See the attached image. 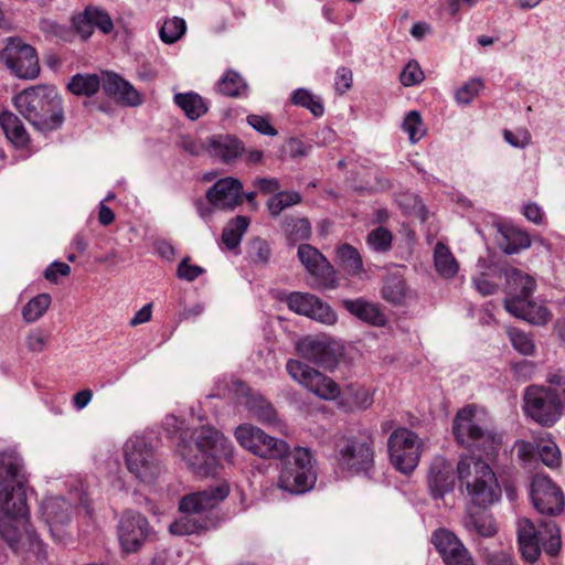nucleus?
<instances>
[{"mask_svg":"<svg viewBox=\"0 0 565 565\" xmlns=\"http://www.w3.org/2000/svg\"><path fill=\"white\" fill-rule=\"evenodd\" d=\"M286 369L294 381L318 397L334 401L341 396L340 405L347 411L367 409L373 404V394L360 384H350L341 392L340 386L332 379L301 361L289 360Z\"/></svg>","mask_w":565,"mask_h":565,"instance_id":"f257e3e1","label":"nucleus"},{"mask_svg":"<svg viewBox=\"0 0 565 565\" xmlns=\"http://www.w3.org/2000/svg\"><path fill=\"white\" fill-rule=\"evenodd\" d=\"M12 100L19 114L40 132L55 130L63 124L62 99L53 86L29 87L17 94Z\"/></svg>","mask_w":565,"mask_h":565,"instance_id":"f03ea898","label":"nucleus"},{"mask_svg":"<svg viewBox=\"0 0 565 565\" xmlns=\"http://www.w3.org/2000/svg\"><path fill=\"white\" fill-rule=\"evenodd\" d=\"M225 483L192 492L181 498L179 511L181 516L169 525L173 535H190L206 530L210 513L228 495Z\"/></svg>","mask_w":565,"mask_h":565,"instance_id":"7ed1b4c3","label":"nucleus"},{"mask_svg":"<svg viewBox=\"0 0 565 565\" xmlns=\"http://www.w3.org/2000/svg\"><path fill=\"white\" fill-rule=\"evenodd\" d=\"M457 473L472 504L487 508L501 499L502 490L497 476L490 465L481 458L462 457L457 465Z\"/></svg>","mask_w":565,"mask_h":565,"instance_id":"20e7f679","label":"nucleus"},{"mask_svg":"<svg viewBox=\"0 0 565 565\" xmlns=\"http://www.w3.org/2000/svg\"><path fill=\"white\" fill-rule=\"evenodd\" d=\"M516 535L521 555L530 563H535L543 551L556 556L562 547L561 530L553 520L534 522L521 518L516 522Z\"/></svg>","mask_w":565,"mask_h":565,"instance_id":"39448f33","label":"nucleus"},{"mask_svg":"<svg viewBox=\"0 0 565 565\" xmlns=\"http://www.w3.org/2000/svg\"><path fill=\"white\" fill-rule=\"evenodd\" d=\"M452 433L461 446L481 449L488 455L502 441L501 436L490 428L484 411L476 405H468L456 414Z\"/></svg>","mask_w":565,"mask_h":565,"instance_id":"423d86ee","label":"nucleus"},{"mask_svg":"<svg viewBox=\"0 0 565 565\" xmlns=\"http://www.w3.org/2000/svg\"><path fill=\"white\" fill-rule=\"evenodd\" d=\"M564 397L557 390L543 384H531L524 391V415L544 428L556 425L564 415Z\"/></svg>","mask_w":565,"mask_h":565,"instance_id":"0eeeda50","label":"nucleus"},{"mask_svg":"<svg viewBox=\"0 0 565 565\" xmlns=\"http://www.w3.org/2000/svg\"><path fill=\"white\" fill-rule=\"evenodd\" d=\"M284 462L278 488L291 494H302L311 490L317 481V461L309 448L296 447L288 451Z\"/></svg>","mask_w":565,"mask_h":565,"instance_id":"6e6552de","label":"nucleus"},{"mask_svg":"<svg viewBox=\"0 0 565 565\" xmlns=\"http://www.w3.org/2000/svg\"><path fill=\"white\" fill-rule=\"evenodd\" d=\"M339 465L352 473H367L374 466V439L371 435L342 437L335 443Z\"/></svg>","mask_w":565,"mask_h":565,"instance_id":"1a4fd4ad","label":"nucleus"},{"mask_svg":"<svg viewBox=\"0 0 565 565\" xmlns=\"http://www.w3.org/2000/svg\"><path fill=\"white\" fill-rule=\"evenodd\" d=\"M127 469L143 483H153L161 473V467L151 446L142 436L130 437L125 446Z\"/></svg>","mask_w":565,"mask_h":565,"instance_id":"9d476101","label":"nucleus"},{"mask_svg":"<svg viewBox=\"0 0 565 565\" xmlns=\"http://www.w3.org/2000/svg\"><path fill=\"white\" fill-rule=\"evenodd\" d=\"M390 460L402 473L412 472L422 456V441L418 436L407 428L394 430L387 441Z\"/></svg>","mask_w":565,"mask_h":565,"instance_id":"9b49d317","label":"nucleus"},{"mask_svg":"<svg viewBox=\"0 0 565 565\" xmlns=\"http://www.w3.org/2000/svg\"><path fill=\"white\" fill-rule=\"evenodd\" d=\"M1 61L19 78L34 79L40 74L35 50L20 38H9L0 53Z\"/></svg>","mask_w":565,"mask_h":565,"instance_id":"f8f14e48","label":"nucleus"},{"mask_svg":"<svg viewBox=\"0 0 565 565\" xmlns=\"http://www.w3.org/2000/svg\"><path fill=\"white\" fill-rule=\"evenodd\" d=\"M153 530L147 518L135 511H126L118 524V539L124 553H137L151 539Z\"/></svg>","mask_w":565,"mask_h":565,"instance_id":"ddd939ff","label":"nucleus"},{"mask_svg":"<svg viewBox=\"0 0 565 565\" xmlns=\"http://www.w3.org/2000/svg\"><path fill=\"white\" fill-rule=\"evenodd\" d=\"M531 499L533 507L541 514L555 516L562 513L565 497L561 488L545 475H536L531 483Z\"/></svg>","mask_w":565,"mask_h":565,"instance_id":"4468645a","label":"nucleus"},{"mask_svg":"<svg viewBox=\"0 0 565 565\" xmlns=\"http://www.w3.org/2000/svg\"><path fill=\"white\" fill-rule=\"evenodd\" d=\"M299 354L317 365L332 370L342 356V347L326 338L307 337L297 343Z\"/></svg>","mask_w":565,"mask_h":565,"instance_id":"2eb2a0df","label":"nucleus"},{"mask_svg":"<svg viewBox=\"0 0 565 565\" xmlns=\"http://www.w3.org/2000/svg\"><path fill=\"white\" fill-rule=\"evenodd\" d=\"M431 543L440 554L445 565H476L470 551L451 531L438 529L431 535Z\"/></svg>","mask_w":565,"mask_h":565,"instance_id":"dca6fc26","label":"nucleus"},{"mask_svg":"<svg viewBox=\"0 0 565 565\" xmlns=\"http://www.w3.org/2000/svg\"><path fill=\"white\" fill-rule=\"evenodd\" d=\"M286 302L288 308L298 315L326 324H333L337 321V313L331 307L312 294L295 291L287 297Z\"/></svg>","mask_w":565,"mask_h":565,"instance_id":"f3484780","label":"nucleus"},{"mask_svg":"<svg viewBox=\"0 0 565 565\" xmlns=\"http://www.w3.org/2000/svg\"><path fill=\"white\" fill-rule=\"evenodd\" d=\"M207 202L220 210H234L244 201L243 183L232 177L220 179L206 191Z\"/></svg>","mask_w":565,"mask_h":565,"instance_id":"a211bd4d","label":"nucleus"},{"mask_svg":"<svg viewBox=\"0 0 565 565\" xmlns=\"http://www.w3.org/2000/svg\"><path fill=\"white\" fill-rule=\"evenodd\" d=\"M297 256L306 270L317 279L319 285L328 286L332 281V266L316 247L309 244H301L298 246Z\"/></svg>","mask_w":565,"mask_h":565,"instance_id":"6ab92c4d","label":"nucleus"},{"mask_svg":"<svg viewBox=\"0 0 565 565\" xmlns=\"http://www.w3.org/2000/svg\"><path fill=\"white\" fill-rule=\"evenodd\" d=\"M104 93L125 106H138L142 103L140 93L125 78L114 72L102 73Z\"/></svg>","mask_w":565,"mask_h":565,"instance_id":"aec40b11","label":"nucleus"},{"mask_svg":"<svg viewBox=\"0 0 565 565\" xmlns=\"http://www.w3.org/2000/svg\"><path fill=\"white\" fill-rule=\"evenodd\" d=\"M289 451V446L280 439L267 435L259 428L249 427V454L262 459L282 458Z\"/></svg>","mask_w":565,"mask_h":565,"instance_id":"412c9836","label":"nucleus"},{"mask_svg":"<svg viewBox=\"0 0 565 565\" xmlns=\"http://www.w3.org/2000/svg\"><path fill=\"white\" fill-rule=\"evenodd\" d=\"M456 482L452 465L444 457H435L428 473V487L435 499H441L454 490Z\"/></svg>","mask_w":565,"mask_h":565,"instance_id":"4be33fe9","label":"nucleus"},{"mask_svg":"<svg viewBox=\"0 0 565 565\" xmlns=\"http://www.w3.org/2000/svg\"><path fill=\"white\" fill-rule=\"evenodd\" d=\"M504 308L514 317L532 324L543 326L551 320L550 310L543 305L532 302L529 298L509 297L504 301Z\"/></svg>","mask_w":565,"mask_h":565,"instance_id":"5701e85b","label":"nucleus"},{"mask_svg":"<svg viewBox=\"0 0 565 565\" xmlns=\"http://www.w3.org/2000/svg\"><path fill=\"white\" fill-rule=\"evenodd\" d=\"M178 454L185 461L188 467L199 476H210L216 471L220 465L216 455H211L205 451H195V447L186 441L178 445Z\"/></svg>","mask_w":565,"mask_h":565,"instance_id":"b1692460","label":"nucleus"},{"mask_svg":"<svg viewBox=\"0 0 565 565\" xmlns=\"http://www.w3.org/2000/svg\"><path fill=\"white\" fill-rule=\"evenodd\" d=\"M28 515L25 487L2 486L0 488V516L26 519Z\"/></svg>","mask_w":565,"mask_h":565,"instance_id":"393cba45","label":"nucleus"},{"mask_svg":"<svg viewBox=\"0 0 565 565\" xmlns=\"http://www.w3.org/2000/svg\"><path fill=\"white\" fill-rule=\"evenodd\" d=\"M26 482L21 457L13 450L0 452V488L21 486Z\"/></svg>","mask_w":565,"mask_h":565,"instance_id":"a878e982","label":"nucleus"},{"mask_svg":"<svg viewBox=\"0 0 565 565\" xmlns=\"http://www.w3.org/2000/svg\"><path fill=\"white\" fill-rule=\"evenodd\" d=\"M343 307L352 316L371 326L384 327L387 323V318L379 305L364 298L343 300Z\"/></svg>","mask_w":565,"mask_h":565,"instance_id":"bb28decb","label":"nucleus"},{"mask_svg":"<svg viewBox=\"0 0 565 565\" xmlns=\"http://www.w3.org/2000/svg\"><path fill=\"white\" fill-rule=\"evenodd\" d=\"M71 505L63 498H47L41 503V512L53 536L58 541L62 535L54 533V527L65 524L70 520Z\"/></svg>","mask_w":565,"mask_h":565,"instance_id":"cd10ccee","label":"nucleus"},{"mask_svg":"<svg viewBox=\"0 0 565 565\" xmlns=\"http://www.w3.org/2000/svg\"><path fill=\"white\" fill-rule=\"evenodd\" d=\"M244 143L231 135H218L209 139L207 150L224 162H231L244 152Z\"/></svg>","mask_w":565,"mask_h":565,"instance_id":"c85d7f7f","label":"nucleus"},{"mask_svg":"<svg viewBox=\"0 0 565 565\" xmlns=\"http://www.w3.org/2000/svg\"><path fill=\"white\" fill-rule=\"evenodd\" d=\"M195 451H205L211 455H216L220 459L221 455L226 456L224 449L223 436L210 426H202L195 429L192 434Z\"/></svg>","mask_w":565,"mask_h":565,"instance_id":"c756f323","label":"nucleus"},{"mask_svg":"<svg viewBox=\"0 0 565 565\" xmlns=\"http://www.w3.org/2000/svg\"><path fill=\"white\" fill-rule=\"evenodd\" d=\"M463 527L470 533L483 539H491L498 533V524L488 512L469 513L463 519Z\"/></svg>","mask_w":565,"mask_h":565,"instance_id":"7c9ffc66","label":"nucleus"},{"mask_svg":"<svg viewBox=\"0 0 565 565\" xmlns=\"http://www.w3.org/2000/svg\"><path fill=\"white\" fill-rule=\"evenodd\" d=\"M0 126L8 140L15 147L23 148L29 143V134L15 114L11 111H2L0 114Z\"/></svg>","mask_w":565,"mask_h":565,"instance_id":"2f4dec72","label":"nucleus"},{"mask_svg":"<svg viewBox=\"0 0 565 565\" xmlns=\"http://www.w3.org/2000/svg\"><path fill=\"white\" fill-rule=\"evenodd\" d=\"M504 275L511 297L529 298L536 287L535 279L518 268H508Z\"/></svg>","mask_w":565,"mask_h":565,"instance_id":"473e14b6","label":"nucleus"},{"mask_svg":"<svg viewBox=\"0 0 565 565\" xmlns=\"http://www.w3.org/2000/svg\"><path fill=\"white\" fill-rule=\"evenodd\" d=\"M500 247L505 254H516L531 246L530 235L515 226H505L501 230Z\"/></svg>","mask_w":565,"mask_h":565,"instance_id":"72a5a7b5","label":"nucleus"},{"mask_svg":"<svg viewBox=\"0 0 565 565\" xmlns=\"http://www.w3.org/2000/svg\"><path fill=\"white\" fill-rule=\"evenodd\" d=\"M434 266L436 271L446 279L454 278L459 270V263L450 248L441 242H438L434 249Z\"/></svg>","mask_w":565,"mask_h":565,"instance_id":"f704fd0d","label":"nucleus"},{"mask_svg":"<svg viewBox=\"0 0 565 565\" xmlns=\"http://www.w3.org/2000/svg\"><path fill=\"white\" fill-rule=\"evenodd\" d=\"M337 259L340 267L351 276L364 273L362 257L359 250L350 244H341L337 248Z\"/></svg>","mask_w":565,"mask_h":565,"instance_id":"c9c22d12","label":"nucleus"},{"mask_svg":"<svg viewBox=\"0 0 565 565\" xmlns=\"http://www.w3.org/2000/svg\"><path fill=\"white\" fill-rule=\"evenodd\" d=\"M173 99L191 120L200 118L207 111L203 98L196 93H178Z\"/></svg>","mask_w":565,"mask_h":565,"instance_id":"e433bc0d","label":"nucleus"},{"mask_svg":"<svg viewBox=\"0 0 565 565\" xmlns=\"http://www.w3.org/2000/svg\"><path fill=\"white\" fill-rule=\"evenodd\" d=\"M102 86V75L76 74L67 84V88L78 96H93Z\"/></svg>","mask_w":565,"mask_h":565,"instance_id":"4c0bfd02","label":"nucleus"},{"mask_svg":"<svg viewBox=\"0 0 565 565\" xmlns=\"http://www.w3.org/2000/svg\"><path fill=\"white\" fill-rule=\"evenodd\" d=\"M25 519L0 516V536L13 551L18 550Z\"/></svg>","mask_w":565,"mask_h":565,"instance_id":"58836bf2","label":"nucleus"},{"mask_svg":"<svg viewBox=\"0 0 565 565\" xmlns=\"http://www.w3.org/2000/svg\"><path fill=\"white\" fill-rule=\"evenodd\" d=\"M52 298L49 294H40L30 299L22 309V318L26 323L41 319L49 310Z\"/></svg>","mask_w":565,"mask_h":565,"instance_id":"ea45409f","label":"nucleus"},{"mask_svg":"<svg viewBox=\"0 0 565 565\" xmlns=\"http://www.w3.org/2000/svg\"><path fill=\"white\" fill-rule=\"evenodd\" d=\"M383 298L392 303H402L406 298L405 280L397 274H390L385 277L382 288Z\"/></svg>","mask_w":565,"mask_h":565,"instance_id":"a19ab883","label":"nucleus"},{"mask_svg":"<svg viewBox=\"0 0 565 565\" xmlns=\"http://www.w3.org/2000/svg\"><path fill=\"white\" fill-rule=\"evenodd\" d=\"M302 198L296 191H281L273 194L267 201V207L273 216H278L287 207L297 205Z\"/></svg>","mask_w":565,"mask_h":565,"instance_id":"79ce46f5","label":"nucleus"},{"mask_svg":"<svg viewBox=\"0 0 565 565\" xmlns=\"http://www.w3.org/2000/svg\"><path fill=\"white\" fill-rule=\"evenodd\" d=\"M247 228V218L237 216L227 223L222 233V242L228 249L236 248Z\"/></svg>","mask_w":565,"mask_h":565,"instance_id":"37998d69","label":"nucleus"},{"mask_svg":"<svg viewBox=\"0 0 565 565\" xmlns=\"http://www.w3.org/2000/svg\"><path fill=\"white\" fill-rule=\"evenodd\" d=\"M291 102L297 106L307 108L316 117H320L324 113L321 99L306 88L296 89L292 93Z\"/></svg>","mask_w":565,"mask_h":565,"instance_id":"c03bdc74","label":"nucleus"},{"mask_svg":"<svg viewBox=\"0 0 565 565\" xmlns=\"http://www.w3.org/2000/svg\"><path fill=\"white\" fill-rule=\"evenodd\" d=\"M249 415L255 416L262 423H270L276 418L271 404L262 395L249 392Z\"/></svg>","mask_w":565,"mask_h":565,"instance_id":"a18cd8bd","label":"nucleus"},{"mask_svg":"<svg viewBox=\"0 0 565 565\" xmlns=\"http://www.w3.org/2000/svg\"><path fill=\"white\" fill-rule=\"evenodd\" d=\"M284 232L290 242L296 243L310 237L311 226L306 218H286L284 222Z\"/></svg>","mask_w":565,"mask_h":565,"instance_id":"49530a36","label":"nucleus"},{"mask_svg":"<svg viewBox=\"0 0 565 565\" xmlns=\"http://www.w3.org/2000/svg\"><path fill=\"white\" fill-rule=\"evenodd\" d=\"M186 24L182 18L174 17L164 21L159 31L160 39L167 44L179 41L185 33Z\"/></svg>","mask_w":565,"mask_h":565,"instance_id":"de8ad7c7","label":"nucleus"},{"mask_svg":"<svg viewBox=\"0 0 565 565\" xmlns=\"http://www.w3.org/2000/svg\"><path fill=\"white\" fill-rule=\"evenodd\" d=\"M392 233L382 226L372 230L366 238L369 247L379 253L387 252L392 246Z\"/></svg>","mask_w":565,"mask_h":565,"instance_id":"09e8293b","label":"nucleus"},{"mask_svg":"<svg viewBox=\"0 0 565 565\" xmlns=\"http://www.w3.org/2000/svg\"><path fill=\"white\" fill-rule=\"evenodd\" d=\"M403 130L408 134L409 140L412 142H416L424 137L425 130L423 128L422 117L418 111L412 110L405 116L403 121Z\"/></svg>","mask_w":565,"mask_h":565,"instance_id":"8fccbe9b","label":"nucleus"},{"mask_svg":"<svg viewBox=\"0 0 565 565\" xmlns=\"http://www.w3.org/2000/svg\"><path fill=\"white\" fill-rule=\"evenodd\" d=\"M244 87V79L233 71L227 72L218 83V90L231 97L237 96Z\"/></svg>","mask_w":565,"mask_h":565,"instance_id":"3c124183","label":"nucleus"},{"mask_svg":"<svg viewBox=\"0 0 565 565\" xmlns=\"http://www.w3.org/2000/svg\"><path fill=\"white\" fill-rule=\"evenodd\" d=\"M537 452L544 465L555 468L561 463V451L557 445L552 440L541 441L537 445Z\"/></svg>","mask_w":565,"mask_h":565,"instance_id":"603ef678","label":"nucleus"},{"mask_svg":"<svg viewBox=\"0 0 565 565\" xmlns=\"http://www.w3.org/2000/svg\"><path fill=\"white\" fill-rule=\"evenodd\" d=\"M509 337L513 348L524 355H530L534 352L535 345L533 340L523 331L518 329H510Z\"/></svg>","mask_w":565,"mask_h":565,"instance_id":"864d4df0","label":"nucleus"},{"mask_svg":"<svg viewBox=\"0 0 565 565\" xmlns=\"http://www.w3.org/2000/svg\"><path fill=\"white\" fill-rule=\"evenodd\" d=\"M86 19L93 22V25L100 29L104 33H109L114 28L109 14L98 8H86Z\"/></svg>","mask_w":565,"mask_h":565,"instance_id":"5fc2aeb1","label":"nucleus"},{"mask_svg":"<svg viewBox=\"0 0 565 565\" xmlns=\"http://www.w3.org/2000/svg\"><path fill=\"white\" fill-rule=\"evenodd\" d=\"M482 87V81L480 78H473L456 92V100L460 104L468 105L479 94Z\"/></svg>","mask_w":565,"mask_h":565,"instance_id":"6e6d98bb","label":"nucleus"},{"mask_svg":"<svg viewBox=\"0 0 565 565\" xmlns=\"http://www.w3.org/2000/svg\"><path fill=\"white\" fill-rule=\"evenodd\" d=\"M399 78L404 86H413L423 82L425 76L419 64L415 61H412L404 67Z\"/></svg>","mask_w":565,"mask_h":565,"instance_id":"4d7b16f0","label":"nucleus"},{"mask_svg":"<svg viewBox=\"0 0 565 565\" xmlns=\"http://www.w3.org/2000/svg\"><path fill=\"white\" fill-rule=\"evenodd\" d=\"M49 337L42 330H31L25 337V345L30 352H43L47 345Z\"/></svg>","mask_w":565,"mask_h":565,"instance_id":"13d9d810","label":"nucleus"},{"mask_svg":"<svg viewBox=\"0 0 565 565\" xmlns=\"http://www.w3.org/2000/svg\"><path fill=\"white\" fill-rule=\"evenodd\" d=\"M249 126L264 136L275 137L277 129L271 125L269 116L249 115Z\"/></svg>","mask_w":565,"mask_h":565,"instance_id":"bf43d9fd","label":"nucleus"},{"mask_svg":"<svg viewBox=\"0 0 565 565\" xmlns=\"http://www.w3.org/2000/svg\"><path fill=\"white\" fill-rule=\"evenodd\" d=\"M545 386L557 390L565 401V371L561 369H551L545 374Z\"/></svg>","mask_w":565,"mask_h":565,"instance_id":"052dcab7","label":"nucleus"},{"mask_svg":"<svg viewBox=\"0 0 565 565\" xmlns=\"http://www.w3.org/2000/svg\"><path fill=\"white\" fill-rule=\"evenodd\" d=\"M203 273L204 268L190 264L188 258H184L178 266V277L186 281H193Z\"/></svg>","mask_w":565,"mask_h":565,"instance_id":"680f3d73","label":"nucleus"},{"mask_svg":"<svg viewBox=\"0 0 565 565\" xmlns=\"http://www.w3.org/2000/svg\"><path fill=\"white\" fill-rule=\"evenodd\" d=\"M503 137L508 143L515 148H524L531 142V135L526 129H521L516 132L504 130Z\"/></svg>","mask_w":565,"mask_h":565,"instance_id":"e2e57ef3","label":"nucleus"},{"mask_svg":"<svg viewBox=\"0 0 565 565\" xmlns=\"http://www.w3.org/2000/svg\"><path fill=\"white\" fill-rule=\"evenodd\" d=\"M487 565H516L513 556L504 551H492L484 554Z\"/></svg>","mask_w":565,"mask_h":565,"instance_id":"0e129e2a","label":"nucleus"},{"mask_svg":"<svg viewBox=\"0 0 565 565\" xmlns=\"http://www.w3.org/2000/svg\"><path fill=\"white\" fill-rule=\"evenodd\" d=\"M353 82L352 71L348 67H340L337 71L334 87L340 94L351 88Z\"/></svg>","mask_w":565,"mask_h":565,"instance_id":"69168bd1","label":"nucleus"},{"mask_svg":"<svg viewBox=\"0 0 565 565\" xmlns=\"http://www.w3.org/2000/svg\"><path fill=\"white\" fill-rule=\"evenodd\" d=\"M71 273V267L66 263L54 262L52 263L44 271V277L51 281L56 284L60 276H68Z\"/></svg>","mask_w":565,"mask_h":565,"instance_id":"338daca9","label":"nucleus"},{"mask_svg":"<svg viewBox=\"0 0 565 565\" xmlns=\"http://www.w3.org/2000/svg\"><path fill=\"white\" fill-rule=\"evenodd\" d=\"M249 247L255 253L254 262L262 263V264L267 263V260L269 259V256H270V249H269L267 242H265L260 238H255L252 242Z\"/></svg>","mask_w":565,"mask_h":565,"instance_id":"774afa93","label":"nucleus"}]
</instances>
